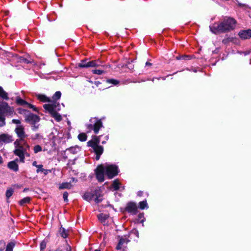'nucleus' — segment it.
I'll list each match as a JSON object with an SVG mask.
<instances>
[{"instance_id":"nucleus-29","label":"nucleus","mask_w":251,"mask_h":251,"mask_svg":"<svg viewBox=\"0 0 251 251\" xmlns=\"http://www.w3.org/2000/svg\"><path fill=\"white\" fill-rule=\"evenodd\" d=\"M13 190L12 188H9L6 192V197L7 199H9L13 194Z\"/></svg>"},{"instance_id":"nucleus-52","label":"nucleus","mask_w":251,"mask_h":251,"mask_svg":"<svg viewBox=\"0 0 251 251\" xmlns=\"http://www.w3.org/2000/svg\"><path fill=\"white\" fill-rule=\"evenodd\" d=\"M73 181H75V178H73Z\"/></svg>"},{"instance_id":"nucleus-30","label":"nucleus","mask_w":251,"mask_h":251,"mask_svg":"<svg viewBox=\"0 0 251 251\" xmlns=\"http://www.w3.org/2000/svg\"><path fill=\"white\" fill-rule=\"evenodd\" d=\"M33 165L36 167L38 169L37 170V173H39L40 171H43V170H40V169H41L42 167H43V165H37V162L36 161H34L32 163Z\"/></svg>"},{"instance_id":"nucleus-27","label":"nucleus","mask_w":251,"mask_h":251,"mask_svg":"<svg viewBox=\"0 0 251 251\" xmlns=\"http://www.w3.org/2000/svg\"><path fill=\"white\" fill-rule=\"evenodd\" d=\"M15 246V243L11 242L8 243L6 246V251H13V249Z\"/></svg>"},{"instance_id":"nucleus-22","label":"nucleus","mask_w":251,"mask_h":251,"mask_svg":"<svg viewBox=\"0 0 251 251\" xmlns=\"http://www.w3.org/2000/svg\"><path fill=\"white\" fill-rule=\"evenodd\" d=\"M98 217L101 223H104L105 220L108 218V216L106 214L101 213L99 214L98 216Z\"/></svg>"},{"instance_id":"nucleus-13","label":"nucleus","mask_w":251,"mask_h":251,"mask_svg":"<svg viewBox=\"0 0 251 251\" xmlns=\"http://www.w3.org/2000/svg\"><path fill=\"white\" fill-rule=\"evenodd\" d=\"M128 241L129 240L126 239V238L122 237L120 239L118 244L116 247V249L118 250L121 249L124 245L126 244L127 242H128Z\"/></svg>"},{"instance_id":"nucleus-48","label":"nucleus","mask_w":251,"mask_h":251,"mask_svg":"<svg viewBox=\"0 0 251 251\" xmlns=\"http://www.w3.org/2000/svg\"><path fill=\"white\" fill-rule=\"evenodd\" d=\"M238 5L239 6H241V7H244V6H246V5L244 4H241L240 3H238Z\"/></svg>"},{"instance_id":"nucleus-19","label":"nucleus","mask_w":251,"mask_h":251,"mask_svg":"<svg viewBox=\"0 0 251 251\" xmlns=\"http://www.w3.org/2000/svg\"><path fill=\"white\" fill-rule=\"evenodd\" d=\"M61 96V93L60 91L56 92L52 97L53 101L51 102V103H53L54 102H57L56 100H59Z\"/></svg>"},{"instance_id":"nucleus-15","label":"nucleus","mask_w":251,"mask_h":251,"mask_svg":"<svg viewBox=\"0 0 251 251\" xmlns=\"http://www.w3.org/2000/svg\"><path fill=\"white\" fill-rule=\"evenodd\" d=\"M0 98L4 100H8L9 99L8 93L1 86H0Z\"/></svg>"},{"instance_id":"nucleus-33","label":"nucleus","mask_w":251,"mask_h":251,"mask_svg":"<svg viewBox=\"0 0 251 251\" xmlns=\"http://www.w3.org/2000/svg\"><path fill=\"white\" fill-rule=\"evenodd\" d=\"M87 145L88 146L93 148V149L97 146L95 144L93 140L89 141L87 142Z\"/></svg>"},{"instance_id":"nucleus-21","label":"nucleus","mask_w":251,"mask_h":251,"mask_svg":"<svg viewBox=\"0 0 251 251\" xmlns=\"http://www.w3.org/2000/svg\"><path fill=\"white\" fill-rule=\"evenodd\" d=\"M37 97L39 100L43 102H51V100H50V99L44 95H38Z\"/></svg>"},{"instance_id":"nucleus-42","label":"nucleus","mask_w":251,"mask_h":251,"mask_svg":"<svg viewBox=\"0 0 251 251\" xmlns=\"http://www.w3.org/2000/svg\"><path fill=\"white\" fill-rule=\"evenodd\" d=\"M87 128L90 131V130L93 129L94 126L92 124L88 125Z\"/></svg>"},{"instance_id":"nucleus-16","label":"nucleus","mask_w":251,"mask_h":251,"mask_svg":"<svg viewBox=\"0 0 251 251\" xmlns=\"http://www.w3.org/2000/svg\"><path fill=\"white\" fill-rule=\"evenodd\" d=\"M8 167L11 170L14 171H17L18 170V165L15 161H11L8 163Z\"/></svg>"},{"instance_id":"nucleus-25","label":"nucleus","mask_w":251,"mask_h":251,"mask_svg":"<svg viewBox=\"0 0 251 251\" xmlns=\"http://www.w3.org/2000/svg\"><path fill=\"white\" fill-rule=\"evenodd\" d=\"M120 182L118 180H115L112 184V187L113 188L114 190H117L119 188Z\"/></svg>"},{"instance_id":"nucleus-34","label":"nucleus","mask_w":251,"mask_h":251,"mask_svg":"<svg viewBox=\"0 0 251 251\" xmlns=\"http://www.w3.org/2000/svg\"><path fill=\"white\" fill-rule=\"evenodd\" d=\"M46 242L45 241H42L40 244V251H44L46 248Z\"/></svg>"},{"instance_id":"nucleus-10","label":"nucleus","mask_w":251,"mask_h":251,"mask_svg":"<svg viewBox=\"0 0 251 251\" xmlns=\"http://www.w3.org/2000/svg\"><path fill=\"white\" fill-rule=\"evenodd\" d=\"M239 37L242 39H248L251 38V30L248 29L242 30L239 32L238 34Z\"/></svg>"},{"instance_id":"nucleus-46","label":"nucleus","mask_w":251,"mask_h":251,"mask_svg":"<svg viewBox=\"0 0 251 251\" xmlns=\"http://www.w3.org/2000/svg\"><path fill=\"white\" fill-rule=\"evenodd\" d=\"M38 126H36L35 125H34L32 127V129L34 130H36L38 128Z\"/></svg>"},{"instance_id":"nucleus-44","label":"nucleus","mask_w":251,"mask_h":251,"mask_svg":"<svg viewBox=\"0 0 251 251\" xmlns=\"http://www.w3.org/2000/svg\"><path fill=\"white\" fill-rule=\"evenodd\" d=\"M186 57H187V56H181V57H180V58H178V57H176V58H177V59H181V58L184 59Z\"/></svg>"},{"instance_id":"nucleus-38","label":"nucleus","mask_w":251,"mask_h":251,"mask_svg":"<svg viewBox=\"0 0 251 251\" xmlns=\"http://www.w3.org/2000/svg\"><path fill=\"white\" fill-rule=\"evenodd\" d=\"M68 196V193L67 192H64L63 195V197L64 201H68V199H67Z\"/></svg>"},{"instance_id":"nucleus-17","label":"nucleus","mask_w":251,"mask_h":251,"mask_svg":"<svg viewBox=\"0 0 251 251\" xmlns=\"http://www.w3.org/2000/svg\"><path fill=\"white\" fill-rule=\"evenodd\" d=\"M99 62L98 60L88 61V67H99L100 66V64L99 63Z\"/></svg>"},{"instance_id":"nucleus-51","label":"nucleus","mask_w":251,"mask_h":251,"mask_svg":"<svg viewBox=\"0 0 251 251\" xmlns=\"http://www.w3.org/2000/svg\"><path fill=\"white\" fill-rule=\"evenodd\" d=\"M94 251H100V250H95Z\"/></svg>"},{"instance_id":"nucleus-18","label":"nucleus","mask_w":251,"mask_h":251,"mask_svg":"<svg viewBox=\"0 0 251 251\" xmlns=\"http://www.w3.org/2000/svg\"><path fill=\"white\" fill-rule=\"evenodd\" d=\"M72 186L71 185V182H64V183H61L60 185L59 188L60 189H70L72 187Z\"/></svg>"},{"instance_id":"nucleus-31","label":"nucleus","mask_w":251,"mask_h":251,"mask_svg":"<svg viewBox=\"0 0 251 251\" xmlns=\"http://www.w3.org/2000/svg\"><path fill=\"white\" fill-rule=\"evenodd\" d=\"M94 198H93V200L96 203H99L102 201V199L100 196H98L97 194H95Z\"/></svg>"},{"instance_id":"nucleus-12","label":"nucleus","mask_w":251,"mask_h":251,"mask_svg":"<svg viewBox=\"0 0 251 251\" xmlns=\"http://www.w3.org/2000/svg\"><path fill=\"white\" fill-rule=\"evenodd\" d=\"M94 150L97 154L96 159L98 160L100 159V155L103 151V148L101 146L97 145Z\"/></svg>"},{"instance_id":"nucleus-7","label":"nucleus","mask_w":251,"mask_h":251,"mask_svg":"<svg viewBox=\"0 0 251 251\" xmlns=\"http://www.w3.org/2000/svg\"><path fill=\"white\" fill-rule=\"evenodd\" d=\"M13 141L12 136L6 133L0 135V147H2L3 143H9Z\"/></svg>"},{"instance_id":"nucleus-41","label":"nucleus","mask_w":251,"mask_h":251,"mask_svg":"<svg viewBox=\"0 0 251 251\" xmlns=\"http://www.w3.org/2000/svg\"><path fill=\"white\" fill-rule=\"evenodd\" d=\"M12 122L14 124H18L19 125H20V124H21V121L16 119L12 120Z\"/></svg>"},{"instance_id":"nucleus-3","label":"nucleus","mask_w":251,"mask_h":251,"mask_svg":"<svg viewBox=\"0 0 251 251\" xmlns=\"http://www.w3.org/2000/svg\"><path fill=\"white\" fill-rule=\"evenodd\" d=\"M15 150L13 151L14 154L19 157L20 162H25V156H29V153L27 151L29 150L30 147L26 142H24L23 144H19L18 141L14 142Z\"/></svg>"},{"instance_id":"nucleus-6","label":"nucleus","mask_w":251,"mask_h":251,"mask_svg":"<svg viewBox=\"0 0 251 251\" xmlns=\"http://www.w3.org/2000/svg\"><path fill=\"white\" fill-rule=\"evenodd\" d=\"M15 131L17 136L19 138L16 141H18L19 144H23V143L25 142V139L27 137L24 130V127L21 125H18L15 129Z\"/></svg>"},{"instance_id":"nucleus-47","label":"nucleus","mask_w":251,"mask_h":251,"mask_svg":"<svg viewBox=\"0 0 251 251\" xmlns=\"http://www.w3.org/2000/svg\"><path fill=\"white\" fill-rule=\"evenodd\" d=\"M142 194H143V192H142V191H139L138 192V195L139 196H141L142 195Z\"/></svg>"},{"instance_id":"nucleus-39","label":"nucleus","mask_w":251,"mask_h":251,"mask_svg":"<svg viewBox=\"0 0 251 251\" xmlns=\"http://www.w3.org/2000/svg\"><path fill=\"white\" fill-rule=\"evenodd\" d=\"M93 141H94V142L96 145H99V144H100V141L99 138H98V137H95L94 138Z\"/></svg>"},{"instance_id":"nucleus-20","label":"nucleus","mask_w":251,"mask_h":251,"mask_svg":"<svg viewBox=\"0 0 251 251\" xmlns=\"http://www.w3.org/2000/svg\"><path fill=\"white\" fill-rule=\"evenodd\" d=\"M59 233L61 237L65 238L68 236V231L65 228L61 227L59 230Z\"/></svg>"},{"instance_id":"nucleus-32","label":"nucleus","mask_w":251,"mask_h":251,"mask_svg":"<svg viewBox=\"0 0 251 251\" xmlns=\"http://www.w3.org/2000/svg\"><path fill=\"white\" fill-rule=\"evenodd\" d=\"M42 151V147L40 145H36L34 147V152L37 153Z\"/></svg>"},{"instance_id":"nucleus-8","label":"nucleus","mask_w":251,"mask_h":251,"mask_svg":"<svg viewBox=\"0 0 251 251\" xmlns=\"http://www.w3.org/2000/svg\"><path fill=\"white\" fill-rule=\"evenodd\" d=\"M25 121L30 124L35 125L39 122L40 118L36 115L30 113L25 116Z\"/></svg>"},{"instance_id":"nucleus-2","label":"nucleus","mask_w":251,"mask_h":251,"mask_svg":"<svg viewBox=\"0 0 251 251\" xmlns=\"http://www.w3.org/2000/svg\"><path fill=\"white\" fill-rule=\"evenodd\" d=\"M108 178L111 179L118 174V169L117 166L114 165H109L104 166L100 165L95 170L96 177L99 181H104V171Z\"/></svg>"},{"instance_id":"nucleus-5","label":"nucleus","mask_w":251,"mask_h":251,"mask_svg":"<svg viewBox=\"0 0 251 251\" xmlns=\"http://www.w3.org/2000/svg\"><path fill=\"white\" fill-rule=\"evenodd\" d=\"M43 106L57 122L61 121V116L57 112V110H60L59 103L54 102L53 103L45 104Z\"/></svg>"},{"instance_id":"nucleus-50","label":"nucleus","mask_w":251,"mask_h":251,"mask_svg":"<svg viewBox=\"0 0 251 251\" xmlns=\"http://www.w3.org/2000/svg\"><path fill=\"white\" fill-rule=\"evenodd\" d=\"M146 66H151V63H150V62H147L146 63Z\"/></svg>"},{"instance_id":"nucleus-35","label":"nucleus","mask_w":251,"mask_h":251,"mask_svg":"<svg viewBox=\"0 0 251 251\" xmlns=\"http://www.w3.org/2000/svg\"><path fill=\"white\" fill-rule=\"evenodd\" d=\"M140 207L141 209H143L147 206V203L146 201H142L139 203Z\"/></svg>"},{"instance_id":"nucleus-40","label":"nucleus","mask_w":251,"mask_h":251,"mask_svg":"<svg viewBox=\"0 0 251 251\" xmlns=\"http://www.w3.org/2000/svg\"><path fill=\"white\" fill-rule=\"evenodd\" d=\"M109 82H110L114 85H116L117 84H118L119 82L118 80H115V79H110L108 81Z\"/></svg>"},{"instance_id":"nucleus-1","label":"nucleus","mask_w":251,"mask_h":251,"mask_svg":"<svg viewBox=\"0 0 251 251\" xmlns=\"http://www.w3.org/2000/svg\"><path fill=\"white\" fill-rule=\"evenodd\" d=\"M236 25V20L229 17H226L217 23H214L210 26V30L214 33H224L235 29Z\"/></svg>"},{"instance_id":"nucleus-24","label":"nucleus","mask_w":251,"mask_h":251,"mask_svg":"<svg viewBox=\"0 0 251 251\" xmlns=\"http://www.w3.org/2000/svg\"><path fill=\"white\" fill-rule=\"evenodd\" d=\"M87 136L84 133H81L78 135V138L80 141H85L87 140Z\"/></svg>"},{"instance_id":"nucleus-26","label":"nucleus","mask_w":251,"mask_h":251,"mask_svg":"<svg viewBox=\"0 0 251 251\" xmlns=\"http://www.w3.org/2000/svg\"><path fill=\"white\" fill-rule=\"evenodd\" d=\"M16 102L17 104L21 105H26L27 104V102L20 98H17Z\"/></svg>"},{"instance_id":"nucleus-49","label":"nucleus","mask_w":251,"mask_h":251,"mask_svg":"<svg viewBox=\"0 0 251 251\" xmlns=\"http://www.w3.org/2000/svg\"><path fill=\"white\" fill-rule=\"evenodd\" d=\"M3 162V159L2 157L0 155V164H2Z\"/></svg>"},{"instance_id":"nucleus-43","label":"nucleus","mask_w":251,"mask_h":251,"mask_svg":"<svg viewBox=\"0 0 251 251\" xmlns=\"http://www.w3.org/2000/svg\"><path fill=\"white\" fill-rule=\"evenodd\" d=\"M25 111H26V110H25L24 109H19V113L21 114L24 113V112Z\"/></svg>"},{"instance_id":"nucleus-14","label":"nucleus","mask_w":251,"mask_h":251,"mask_svg":"<svg viewBox=\"0 0 251 251\" xmlns=\"http://www.w3.org/2000/svg\"><path fill=\"white\" fill-rule=\"evenodd\" d=\"M95 194L92 193L91 192H86L83 195V199L88 201H92L93 200V198H94Z\"/></svg>"},{"instance_id":"nucleus-9","label":"nucleus","mask_w":251,"mask_h":251,"mask_svg":"<svg viewBox=\"0 0 251 251\" xmlns=\"http://www.w3.org/2000/svg\"><path fill=\"white\" fill-rule=\"evenodd\" d=\"M90 122L91 123H94L93 130L96 134L98 133L100 128L102 126V122L100 120H98L96 118H91Z\"/></svg>"},{"instance_id":"nucleus-37","label":"nucleus","mask_w":251,"mask_h":251,"mask_svg":"<svg viewBox=\"0 0 251 251\" xmlns=\"http://www.w3.org/2000/svg\"><path fill=\"white\" fill-rule=\"evenodd\" d=\"M92 72L95 74L101 75L103 73V71L100 69H95L92 70Z\"/></svg>"},{"instance_id":"nucleus-36","label":"nucleus","mask_w":251,"mask_h":251,"mask_svg":"<svg viewBox=\"0 0 251 251\" xmlns=\"http://www.w3.org/2000/svg\"><path fill=\"white\" fill-rule=\"evenodd\" d=\"M26 106L32 109L34 111H38V108L37 107H36L34 105H33L31 104H30L28 102Z\"/></svg>"},{"instance_id":"nucleus-45","label":"nucleus","mask_w":251,"mask_h":251,"mask_svg":"<svg viewBox=\"0 0 251 251\" xmlns=\"http://www.w3.org/2000/svg\"><path fill=\"white\" fill-rule=\"evenodd\" d=\"M66 251H71V249L70 246H67L66 248Z\"/></svg>"},{"instance_id":"nucleus-23","label":"nucleus","mask_w":251,"mask_h":251,"mask_svg":"<svg viewBox=\"0 0 251 251\" xmlns=\"http://www.w3.org/2000/svg\"><path fill=\"white\" fill-rule=\"evenodd\" d=\"M30 201H31V198L30 197H25V198L23 199L22 200H21L19 201V203L20 205H23L25 203H29L30 202Z\"/></svg>"},{"instance_id":"nucleus-28","label":"nucleus","mask_w":251,"mask_h":251,"mask_svg":"<svg viewBox=\"0 0 251 251\" xmlns=\"http://www.w3.org/2000/svg\"><path fill=\"white\" fill-rule=\"evenodd\" d=\"M88 61L82 60L78 65V66L81 68H88Z\"/></svg>"},{"instance_id":"nucleus-11","label":"nucleus","mask_w":251,"mask_h":251,"mask_svg":"<svg viewBox=\"0 0 251 251\" xmlns=\"http://www.w3.org/2000/svg\"><path fill=\"white\" fill-rule=\"evenodd\" d=\"M126 210L127 211L132 214H136L137 210V207L134 202H129L127 204Z\"/></svg>"},{"instance_id":"nucleus-4","label":"nucleus","mask_w":251,"mask_h":251,"mask_svg":"<svg viewBox=\"0 0 251 251\" xmlns=\"http://www.w3.org/2000/svg\"><path fill=\"white\" fill-rule=\"evenodd\" d=\"M13 112V108L9 106L7 103L5 102L0 103V127L5 125V116L11 115Z\"/></svg>"}]
</instances>
